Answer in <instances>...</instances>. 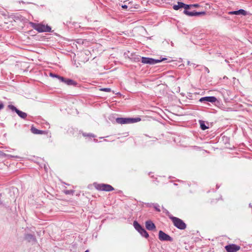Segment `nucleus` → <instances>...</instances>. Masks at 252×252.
<instances>
[{
	"mask_svg": "<svg viewBox=\"0 0 252 252\" xmlns=\"http://www.w3.org/2000/svg\"><path fill=\"white\" fill-rule=\"evenodd\" d=\"M141 119L139 118H118L116 119V121L119 124H126L137 123L140 121Z\"/></svg>",
	"mask_w": 252,
	"mask_h": 252,
	"instance_id": "nucleus-1",
	"label": "nucleus"
},
{
	"mask_svg": "<svg viewBox=\"0 0 252 252\" xmlns=\"http://www.w3.org/2000/svg\"><path fill=\"white\" fill-rule=\"evenodd\" d=\"M169 218L172 220L174 225L178 228L185 229L186 228V224L182 220L173 216H170Z\"/></svg>",
	"mask_w": 252,
	"mask_h": 252,
	"instance_id": "nucleus-2",
	"label": "nucleus"
},
{
	"mask_svg": "<svg viewBox=\"0 0 252 252\" xmlns=\"http://www.w3.org/2000/svg\"><path fill=\"white\" fill-rule=\"evenodd\" d=\"M94 186L96 189L101 191H110L114 189L111 186L108 184H94Z\"/></svg>",
	"mask_w": 252,
	"mask_h": 252,
	"instance_id": "nucleus-3",
	"label": "nucleus"
},
{
	"mask_svg": "<svg viewBox=\"0 0 252 252\" xmlns=\"http://www.w3.org/2000/svg\"><path fill=\"white\" fill-rule=\"evenodd\" d=\"M165 60H166V58H162L161 60H155L152 58L142 57L141 62L145 64H154Z\"/></svg>",
	"mask_w": 252,
	"mask_h": 252,
	"instance_id": "nucleus-4",
	"label": "nucleus"
},
{
	"mask_svg": "<svg viewBox=\"0 0 252 252\" xmlns=\"http://www.w3.org/2000/svg\"><path fill=\"white\" fill-rule=\"evenodd\" d=\"M133 226L135 229H136L142 236L145 238H148L149 237V234L147 232L143 227H142V226L136 221H134L133 222Z\"/></svg>",
	"mask_w": 252,
	"mask_h": 252,
	"instance_id": "nucleus-5",
	"label": "nucleus"
},
{
	"mask_svg": "<svg viewBox=\"0 0 252 252\" xmlns=\"http://www.w3.org/2000/svg\"><path fill=\"white\" fill-rule=\"evenodd\" d=\"M33 28L38 32H49L51 30V28L49 26L42 24H35Z\"/></svg>",
	"mask_w": 252,
	"mask_h": 252,
	"instance_id": "nucleus-6",
	"label": "nucleus"
},
{
	"mask_svg": "<svg viewBox=\"0 0 252 252\" xmlns=\"http://www.w3.org/2000/svg\"><path fill=\"white\" fill-rule=\"evenodd\" d=\"M124 4L122 5V7L123 9H127L128 10L132 11L134 9H137L138 8V5H135L134 6H130L129 4H132V1H128L127 0H125L124 1Z\"/></svg>",
	"mask_w": 252,
	"mask_h": 252,
	"instance_id": "nucleus-7",
	"label": "nucleus"
},
{
	"mask_svg": "<svg viewBox=\"0 0 252 252\" xmlns=\"http://www.w3.org/2000/svg\"><path fill=\"white\" fill-rule=\"evenodd\" d=\"M159 239L161 241H172V238L161 230L159 231Z\"/></svg>",
	"mask_w": 252,
	"mask_h": 252,
	"instance_id": "nucleus-8",
	"label": "nucleus"
},
{
	"mask_svg": "<svg viewBox=\"0 0 252 252\" xmlns=\"http://www.w3.org/2000/svg\"><path fill=\"white\" fill-rule=\"evenodd\" d=\"M225 249L227 252H236L240 250V247L235 244H230L226 246Z\"/></svg>",
	"mask_w": 252,
	"mask_h": 252,
	"instance_id": "nucleus-9",
	"label": "nucleus"
},
{
	"mask_svg": "<svg viewBox=\"0 0 252 252\" xmlns=\"http://www.w3.org/2000/svg\"><path fill=\"white\" fill-rule=\"evenodd\" d=\"M200 102H210L212 103L215 102L217 101V98L215 96H206L201 98L199 99Z\"/></svg>",
	"mask_w": 252,
	"mask_h": 252,
	"instance_id": "nucleus-10",
	"label": "nucleus"
},
{
	"mask_svg": "<svg viewBox=\"0 0 252 252\" xmlns=\"http://www.w3.org/2000/svg\"><path fill=\"white\" fill-rule=\"evenodd\" d=\"M145 225L146 228L149 230H154L156 229L155 224L151 220L146 221Z\"/></svg>",
	"mask_w": 252,
	"mask_h": 252,
	"instance_id": "nucleus-11",
	"label": "nucleus"
},
{
	"mask_svg": "<svg viewBox=\"0 0 252 252\" xmlns=\"http://www.w3.org/2000/svg\"><path fill=\"white\" fill-rule=\"evenodd\" d=\"M228 14L230 15H242L245 16L247 14V12L243 9H240L237 11L229 12Z\"/></svg>",
	"mask_w": 252,
	"mask_h": 252,
	"instance_id": "nucleus-12",
	"label": "nucleus"
},
{
	"mask_svg": "<svg viewBox=\"0 0 252 252\" xmlns=\"http://www.w3.org/2000/svg\"><path fill=\"white\" fill-rule=\"evenodd\" d=\"M16 113L18 115L19 117L23 119H25L27 116V114L26 113L20 111L19 110H17Z\"/></svg>",
	"mask_w": 252,
	"mask_h": 252,
	"instance_id": "nucleus-13",
	"label": "nucleus"
},
{
	"mask_svg": "<svg viewBox=\"0 0 252 252\" xmlns=\"http://www.w3.org/2000/svg\"><path fill=\"white\" fill-rule=\"evenodd\" d=\"M31 130L32 132L34 134H41L44 133L43 131L38 130L37 128L33 127H32Z\"/></svg>",
	"mask_w": 252,
	"mask_h": 252,
	"instance_id": "nucleus-14",
	"label": "nucleus"
},
{
	"mask_svg": "<svg viewBox=\"0 0 252 252\" xmlns=\"http://www.w3.org/2000/svg\"><path fill=\"white\" fill-rule=\"evenodd\" d=\"M185 5V4L181 2H178L177 5H174L173 6V9L174 10H177L180 8L183 7V6Z\"/></svg>",
	"mask_w": 252,
	"mask_h": 252,
	"instance_id": "nucleus-15",
	"label": "nucleus"
},
{
	"mask_svg": "<svg viewBox=\"0 0 252 252\" xmlns=\"http://www.w3.org/2000/svg\"><path fill=\"white\" fill-rule=\"evenodd\" d=\"M184 13L188 16H196L195 14V12H190L188 10H184Z\"/></svg>",
	"mask_w": 252,
	"mask_h": 252,
	"instance_id": "nucleus-16",
	"label": "nucleus"
},
{
	"mask_svg": "<svg viewBox=\"0 0 252 252\" xmlns=\"http://www.w3.org/2000/svg\"><path fill=\"white\" fill-rule=\"evenodd\" d=\"M200 127L202 130H205L208 128V126H206L204 122H203V121H200Z\"/></svg>",
	"mask_w": 252,
	"mask_h": 252,
	"instance_id": "nucleus-17",
	"label": "nucleus"
},
{
	"mask_svg": "<svg viewBox=\"0 0 252 252\" xmlns=\"http://www.w3.org/2000/svg\"><path fill=\"white\" fill-rule=\"evenodd\" d=\"M64 83L69 85L75 84L74 81L71 79L65 80Z\"/></svg>",
	"mask_w": 252,
	"mask_h": 252,
	"instance_id": "nucleus-18",
	"label": "nucleus"
},
{
	"mask_svg": "<svg viewBox=\"0 0 252 252\" xmlns=\"http://www.w3.org/2000/svg\"><path fill=\"white\" fill-rule=\"evenodd\" d=\"M8 107L12 111H15L16 112H17V110H18L14 106L12 105H9L8 106Z\"/></svg>",
	"mask_w": 252,
	"mask_h": 252,
	"instance_id": "nucleus-19",
	"label": "nucleus"
},
{
	"mask_svg": "<svg viewBox=\"0 0 252 252\" xmlns=\"http://www.w3.org/2000/svg\"><path fill=\"white\" fill-rule=\"evenodd\" d=\"M100 91L103 92H111V89L110 88H101L99 89Z\"/></svg>",
	"mask_w": 252,
	"mask_h": 252,
	"instance_id": "nucleus-20",
	"label": "nucleus"
},
{
	"mask_svg": "<svg viewBox=\"0 0 252 252\" xmlns=\"http://www.w3.org/2000/svg\"><path fill=\"white\" fill-rule=\"evenodd\" d=\"M205 12L204 11H203V12H195V14H196V16H198V15H205Z\"/></svg>",
	"mask_w": 252,
	"mask_h": 252,
	"instance_id": "nucleus-21",
	"label": "nucleus"
},
{
	"mask_svg": "<svg viewBox=\"0 0 252 252\" xmlns=\"http://www.w3.org/2000/svg\"><path fill=\"white\" fill-rule=\"evenodd\" d=\"M191 7V5H188L185 4V5L183 6V7L185 9V10H187L189 7Z\"/></svg>",
	"mask_w": 252,
	"mask_h": 252,
	"instance_id": "nucleus-22",
	"label": "nucleus"
},
{
	"mask_svg": "<svg viewBox=\"0 0 252 252\" xmlns=\"http://www.w3.org/2000/svg\"><path fill=\"white\" fill-rule=\"evenodd\" d=\"M56 76L57 78L59 79L61 81L64 82L65 79L63 77H61V76Z\"/></svg>",
	"mask_w": 252,
	"mask_h": 252,
	"instance_id": "nucleus-23",
	"label": "nucleus"
},
{
	"mask_svg": "<svg viewBox=\"0 0 252 252\" xmlns=\"http://www.w3.org/2000/svg\"><path fill=\"white\" fill-rule=\"evenodd\" d=\"M65 193L66 194H70V193H72V191L71 190H65L64 191Z\"/></svg>",
	"mask_w": 252,
	"mask_h": 252,
	"instance_id": "nucleus-24",
	"label": "nucleus"
},
{
	"mask_svg": "<svg viewBox=\"0 0 252 252\" xmlns=\"http://www.w3.org/2000/svg\"><path fill=\"white\" fill-rule=\"evenodd\" d=\"M191 7L193 6V7H197L199 6V5L197 4H191Z\"/></svg>",
	"mask_w": 252,
	"mask_h": 252,
	"instance_id": "nucleus-25",
	"label": "nucleus"
},
{
	"mask_svg": "<svg viewBox=\"0 0 252 252\" xmlns=\"http://www.w3.org/2000/svg\"><path fill=\"white\" fill-rule=\"evenodd\" d=\"M4 106L2 103L0 104V110L3 108Z\"/></svg>",
	"mask_w": 252,
	"mask_h": 252,
	"instance_id": "nucleus-26",
	"label": "nucleus"
},
{
	"mask_svg": "<svg viewBox=\"0 0 252 252\" xmlns=\"http://www.w3.org/2000/svg\"><path fill=\"white\" fill-rule=\"evenodd\" d=\"M50 76H52V77H56V76H58V75H57L54 74H53V73H50Z\"/></svg>",
	"mask_w": 252,
	"mask_h": 252,
	"instance_id": "nucleus-27",
	"label": "nucleus"
},
{
	"mask_svg": "<svg viewBox=\"0 0 252 252\" xmlns=\"http://www.w3.org/2000/svg\"><path fill=\"white\" fill-rule=\"evenodd\" d=\"M136 4H133V3L132 2L131 4H129L130 6H134Z\"/></svg>",
	"mask_w": 252,
	"mask_h": 252,
	"instance_id": "nucleus-28",
	"label": "nucleus"
},
{
	"mask_svg": "<svg viewBox=\"0 0 252 252\" xmlns=\"http://www.w3.org/2000/svg\"><path fill=\"white\" fill-rule=\"evenodd\" d=\"M206 6H209V7H210V6H209V5L208 4H206Z\"/></svg>",
	"mask_w": 252,
	"mask_h": 252,
	"instance_id": "nucleus-29",
	"label": "nucleus"
},
{
	"mask_svg": "<svg viewBox=\"0 0 252 252\" xmlns=\"http://www.w3.org/2000/svg\"><path fill=\"white\" fill-rule=\"evenodd\" d=\"M85 252H89L88 250L86 251Z\"/></svg>",
	"mask_w": 252,
	"mask_h": 252,
	"instance_id": "nucleus-30",
	"label": "nucleus"
}]
</instances>
